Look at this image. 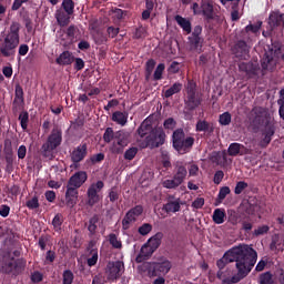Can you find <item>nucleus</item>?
Instances as JSON below:
<instances>
[{"label": "nucleus", "instance_id": "obj_15", "mask_svg": "<svg viewBox=\"0 0 284 284\" xmlns=\"http://www.w3.org/2000/svg\"><path fill=\"white\" fill-rule=\"evenodd\" d=\"M143 212L144 207L141 204L130 209L122 220V229L124 231L130 230L131 223H135L138 221V217H140L143 214Z\"/></svg>", "mask_w": 284, "mask_h": 284}, {"label": "nucleus", "instance_id": "obj_53", "mask_svg": "<svg viewBox=\"0 0 284 284\" xmlns=\"http://www.w3.org/2000/svg\"><path fill=\"white\" fill-rule=\"evenodd\" d=\"M277 104L280 106L278 109L280 118L284 121V89L280 90V98L277 100Z\"/></svg>", "mask_w": 284, "mask_h": 284}, {"label": "nucleus", "instance_id": "obj_48", "mask_svg": "<svg viewBox=\"0 0 284 284\" xmlns=\"http://www.w3.org/2000/svg\"><path fill=\"white\" fill-rule=\"evenodd\" d=\"M74 273L71 270H64L62 273V284H73Z\"/></svg>", "mask_w": 284, "mask_h": 284}, {"label": "nucleus", "instance_id": "obj_1", "mask_svg": "<svg viewBox=\"0 0 284 284\" xmlns=\"http://www.w3.org/2000/svg\"><path fill=\"white\" fill-rule=\"evenodd\" d=\"M257 258L258 253H256V250L247 244H240L227 250L224 255L217 260L216 266L222 271L227 264L235 262L237 274L224 278L222 284H236L243 281V278L250 275L254 265H256Z\"/></svg>", "mask_w": 284, "mask_h": 284}, {"label": "nucleus", "instance_id": "obj_51", "mask_svg": "<svg viewBox=\"0 0 284 284\" xmlns=\"http://www.w3.org/2000/svg\"><path fill=\"white\" fill-rule=\"evenodd\" d=\"M156 67V61L154 59H150L145 63V73H146V80L152 75L154 69Z\"/></svg>", "mask_w": 284, "mask_h": 284}, {"label": "nucleus", "instance_id": "obj_42", "mask_svg": "<svg viewBox=\"0 0 284 284\" xmlns=\"http://www.w3.org/2000/svg\"><path fill=\"white\" fill-rule=\"evenodd\" d=\"M64 223V217L62 213H57L52 219V226L54 232H60Z\"/></svg>", "mask_w": 284, "mask_h": 284}, {"label": "nucleus", "instance_id": "obj_22", "mask_svg": "<svg viewBox=\"0 0 284 284\" xmlns=\"http://www.w3.org/2000/svg\"><path fill=\"white\" fill-rule=\"evenodd\" d=\"M201 13L206 22H212L215 20L214 6L210 1H202Z\"/></svg>", "mask_w": 284, "mask_h": 284}, {"label": "nucleus", "instance_id": "obj_30", "mask_svg": "<svg viewBox=\"0 0 284 284\" xmlns=\"http://www.w3.org/2000/svg\"><path fill=\"white\" fill-rule=\"evenodd\" d=\"M154 129L155 128H153L150 121L144 120L138 128L136 132L141 139H144L146 135H150L154 131Z\"/></svg>", "mask_w": 284, "mask_h": 284}, {"label": "nucleus", "instance_id": "obj_37", "mask_svg": "<svg viewBox=\"0 0 284 284\" xmlns=\"http://www.w3.org/2000/svg\"><path fill=\"white\" fill-rule=\"evenodd\" d=\"M245 149V145L242 143L233 142L229 145L227 154L232 158L239 156L241 154V150Z\"/></svg>", "mask_w": 284, "mask_h": 284}, {"label": "nucleus", "instance_id": "obj_11", "mask_svg": "<svg viewBox=\"0 0 284 284\" xmlns=\"http://www.w3.org/2000/svg\"><path fill=\"white\" fill-rule=\"evenodd\" d=\"M129 145V135L124 131H116L115 139L113 140L110 152L119 155L123 154L124 149Z\"/></svg>", "mask_w": 284, "mask_h": 284}, {"label": "nucleus", "instance_id": "obj_7", "mask_svg": "<svg viewBox=\"0 0 284 284\" xmlns=\"http://www.w3.org/2000/svg\"><path fill=\"white\" fill-rule=\"evenodd\" d=\"M27 266V260L23 257L14 258L11 257L9 260H4L1 263V272L3 274L12 275V276H19L22 274Z\"/></svg>", "mask_w": 284, "mask_h": 284}, {"label": "nucleus", "instance_id": "obj_3", "mask_svg": "<svg viewBox=\"0 0 284 284\" xmlns=\"http://www.w3.org/2000/svg\"><path fill=\"white\" fill-rule=\"evenodd\" d=\"M21 23L12 21L7 33L0 40V57L10 59L17 55L20 45Z\"/></svg>", "mask_w": 284, "mask_h": 284}, {"label": "nucleus", "instance_id": "obj_6", "mask_svg": "<svg viewBox=\"0 0 284 284\" xmlns=\"http://www.w3.org/2000/svg\"><path fill=\"white\" fill-rule=\"evenodd\" d=\"M172 144H173V149L179 154H187L192 151L195 144V138L187 136L184 129L180 128L173 131Z\"/></svg>", "mask_w": 284, "mask_h": 284}, {"label": "nucleus", "instance_id": "obj_9", "mask_svg": "<svg viewBox=\"0 0 284 284\" xmlns=\"http://www.w3.org/2000/svg\"><path fill=\"white\" fill-rule=\"evenodd\" d=\"M125 273V264L123 261H109L105 267L106 280L115 282Z\"/></svg>", "mask_w": 284, "mask_h": 284}, {"label": "nucleus", "instance_id": "obj_8", "mask_svg": "<svg viewBox=\"0 0 284 284\" xmlns=\"http://www.w3.org/2000/svg\"><path fill=\"white\" fill-rule=\"evenodd\" d=\"M166 133L163 128L155 126L150 134L145 136L146 148L158 149L165 144Z\"/></svg>", "mask_w": 284, "mask_h": 284}, {"label": "nucleus", "instance_id": "obj_44", "mask_svg": "<svg viewBox=\"0 0 284 284\" xmlns=\"http://www.w3.org/2000/svg\"><path fill=\"white\" fill-rule=\"evenodd\" d=\"M116 139V132L111 126H108L103 133V141L106 144H110L112 141Z\"/></svg>", "mask_w": 284, "mask_h": 284}, {"label": "nucleus", "instance_id": "obj_21", "mask_svg": "<svg viewBox=\"0 0 284 284\" xmlns=\"http://www.w3.org/2000/svg\"><path fill=\"white\" fill-rule=\"evenodd\" d=\"M88 181V173L85 171H78L70 176L68 183L70 186L80 189Z\"/></svg>", "mask_w": 284, "mask_h": 284}, {"label": "nucleus", "instance_id": "obj_20", "mask_svg": "<svg viewBox=\"0 0 284 284\" xmlns=\"http://www.w3.org/2000/svg\"><path fill=\"white\" fill-rule=\"evenodd\" d=\"M24 104V91L21 84H16L14 87V99L12 102V111L17 112L22 109Z\"/></svg>", "mask_w": 284, "mask_h": 284}, {"label": "nucleus", "instance_id": "obj_59", "mask_svg": "<svg viewBox=\"0 0 284 284\" xmlns=\"http://www.w3.org/2000/svg\"><path fill=\"white\" fill-rule=\"evenodd\" d=\"M26 206L29 210H37L40 207V202H39V197L38 196H33L32 199L28 200L26 202Z\"/></svg>", "mask_w": 284, "mask_h": 284}, {"label": "nucleus", "instance_id": "obj_24", "mask_svg": "<svg viewBox=\"0 0 284 284\" xmlns=\"http://www.w3.org/2000/svg\"><path fill=\"white\" fill-rule=\"evenodd\" d=\"M75 57L70 51H63L60 55L55 59V63L60 67H68L74 63Z\"/></svg>", "mask_w": 284, "mask_h": 284}, {"label": "nucleus", "instance_id": "obj_50", "mask_svg": "<svg viewBox=\"0 0 284 284\" xmlns=\"http://www.w3.org/2000/svg\"><path fill=\"white\" fill-rule=\"evenodd\" d=\"M164 71H165V64L159 63L153 74L154 81H161L163 79Z\"/></svg>", "mask_w": 284, "mask_h": 284}, {"label": "nucleus", "instance_id": "obj_10", "mask_svg": "<svg viewBox=\"0 0 284 284\" xmlns=\"http://www.w3.org/2000/svg\"><path fill=\"white\" fill-rule=\"evenodd\" d=\"M104 186L105 183L102 180H98L97 182L90 184L87 190L88 205L90 207H93L100 202L101 197L99 193L104 189Z\"/></svg>", "mask_w": 284, "mask_h": 284}, {"label": "nucleus", "instance_id": "obj_58", "mask_svg": "<svg viewBox=\"0 0 284 284\" xmlns=\"http://www.w3.org/2000/svg\"><path fill=\"white\" fill-rule=\"evenodd\" d=\"M94 42L97 45H104L109 42V38L106 34L100 32L94 37Z\"/></svg>", "mask_w": 284, "mask_h": 284}, {"label": "nucleus", "instance_id": "obj_17", "mask_svg": "<svg viewBox=\"0 0 284 284\" xmlns=\"http://www.w3.org/2000/svg\"><path fill=\"white\" fill-rule=\"evenodd\" d=\"M182 201L181 197H176L174 194H169L166 196V203L163 204L162 210L170 213H179L181 211Z\"/></svg>", "mask_w": 284, "mask_h": 284}, {"label": "nucleus", "instance_id": "obj_55", "mask_svg": "<svg viewBox=\"0 0 284 284\" xmlns=\"http://www.w3.org/2000/svg\"><path fill=\"white\" fill-rule=\"evenodd\" d=\"M197 93V83L193 80H190L186 85V95H195Z\"/></svg>", "mask_w": 284, "mask_h": 284}, {"label": "nucleus", "instance_id": "obj_54", "mask_svg": "<svg viewBox=\"0 0 284 284\" xmlns=\"http://www.w3.org/2000/svg\"><path fill=\"white\" fill-rule=\"evenodd\" d=\"M146 37H148V30L143 26L135 29V32L133 36L135 40L146 39Z\"/></svg>", "mask_w": 284, "mask_h": 284}, {"label": "nucleus", "instance_id": "obj_41", "mask_svg": "<svg viewBox=\"0 0 284 284\" xmlns=\"http://www.w3.org/2000/svg\"><path fill=\"white\" fill-rule=\"evenodd\" d=\"M212 219L213 222L217 225L225 223V211L222 209H215Z\"/></svg>", "mask_w": 284, "mask_h": 284}, {"label": "nucleus", "instance_id": "obj_35", "mask_svg": "<svg viewBox=\"0 0 284 284\" xmlns=\"http://www.w3.org/2000/svg\"><path fill=\"white\" fill-rule=\"evenodd\" d=\"M162 239H163V233L158 232L148 240L146 244H149L154 251H158V248L162 244Z\"/></svg>", "mask_w": 284, "mask_h": 284}, {"label": "nucleus", "instance_id": "obj_19", "mask_svg": "<svg viewBox=\"0 0 284 284\" xmlns=\"http://www.w3.org/2000/svg\"><path fill=\"white\" fill-rule=\"evenodd\" d=\"M268 26L271 31H274L276 29H284V13H281L280 11L271 12L268 16Z\"/></svg>", "mask_w": 284, "mask_h": 284}, {"label": "nucleus", "instance_id": "obj_56", "mask_svg": "<svg viewBox=\"0 0 284 284\" xmlns=\"http://www.w3.org/2000/svg\"><path fill=\"white\" fill-rule=\"evenodd\" d=\"M79 187L70 185L67 183L65 197H79Z\"/></svg>", "mask_w": 284, "mask_h": 284}, {"label": "nucleus", "instance_id": "obj_36", "mask_svg": "<svg viewBox=\"0 0 284 284\" xmlns=\"http://www.w3.org/2000/svg\"><path fill=\"white\" fill-rule=\"evenodd\" d=\"M108 241H109V244L112 246V248H114V250H122L123 248L122 240L118 236V234L110 233L108 235Z\"/></svg>", "mask_w": 284, "mask_h": 284}, {"label": "nucleus", "instance_id": "obj_40", "mask_svg": "<svg viewBox=\"0 0 284 284\" xmlns=\"http://www.w3.org/2000/svg\"><path fill=\"white\" fill-rule=\"evenodd\" d=\"M22 131H27L30 122V115L28 111H21L18 116Z\"/></svg>", "mask_w": 284, "mask_h": 284}, {"label": "nucleus", "instance_id": "obj_31", "mask_svg": "<svg viewBox=\"0 0 284 284\" xmlns=\"http://www.w3.org/2000/svg\"><path fill=\"white\" fill-rule=\"evenodd\" d=\"M241 231L245 234L252 233L254 229V220L251 216H244L240 220Z\"/></svg>", "mask_w": 284, "mask_h": 284}, {"label": "nucleus", "instance_id": "obj_64", "mask_svg": "<svg viewBox=\"0 0 284 284\" xmlns=\"http://www.w3.org/2000/svg\"><path fill=\"white\" fill-rule=\"evenodd\" d=\"M178 122L174 118H168L163 122V126L165 130H174L176 128Z\"/></svg>", "mask_w": 284, "mask_h": 284}, {"label": "nucleus", "instance_id": "obj_28", "mask_svg": "<svg viewBox=\"0 0 284 284\" xmlns=\"http://www.w3.org/2000/svg\"><path fill=\"white\" fill-rule=\"evenodd\" d=\"M174 20L178 23V26L183 30V32H185L186 34L192 33V22L189 19L180 14H176L174 17Z\"/></svg>", "mask_w": 284, "mask_h": 284}, {"label": "nucleus", "instance_id": "obj_39", "mask_svg": "<svg viewBox=\"0 0 284 284\" xmlns=\"http://www.w3.org/2000/svg\"><path fill=\"white\" fill-rule=\"evenodd\" d=\"M187 176V169L184 165H176V172L173 175L175 180H178L181 184L185 181Z\"/></svg>", "mask_w": 284, "mask_h": 284}, {"label": "nucleus", "instance_id": "obj_38", "mask_svg": "<svg viewBox=\"0 0 284 284\" xmlns=\"http://www.w3.org/2000/svg\"><path fill=\"white\" fill-rule=\"evenodd\" d=\"M196 132H209L212 134L214 133V126H212L206 120H199L196 122Z\"/></svg>", "mask_w": 284, "mask_h": 284}, {"label": "nucleus", "instance_id": "obj_47", "mask_svg": "<svg viewBox=\"0 0 284 284\" xmlns=\"http://www.w3.org/2000/svg\"><path fill=\"white\" fill-rule=\"evenodd\" d=\"M162 185H163L164 189L173 190V189H176V187H179L180 185H182V183H180V182L173 176V179L164 180V181L162 182Z\"/></svg>", "mask_w": 284, "mask_h": 284}, {"label": "nucleus", "instance_id": "obj_14", "mask_svg": "<svg viewBox=\"0 0 284 284\" xmlns=\"http://www.w3.org/2000/svg\"><path fill=\"white\" fill-rule=\"evenodd\" d=\"M263 28V21H257L256 23H248L240 32V39L247 42H252L253 38H258L261 36V29Z\"/></svg>", "mask_w": 284, "mask_h": 284}, {"label": "nucleus", "instance_id": "obj_2", "mask_svg": "<svg viewBox=\"0 0 284 284\" xmlns=\"http://www.w3.org/2000/svg\"><path fill=\"white\" fill-rule=\"evenodd\" d=\"M253 119H251V126L254 133L262 132L263 139L260 146L265 149L272 143V138L276 133V125L272 115H270L264 108L255 106L252 110Z\"/></svg>", "mask_w": 284, "mask_h": 284}, {"label": "nucleus", "instance_id": "obj_60", "mask_svg": "<svg viewBox=\"0 0 284 284\" xmlns=\"http://www.w3.org/2000/svg\"><path fill=\"white\" fill-rule=\"evenodd\" d=\"M260 284H274L271 272H265L261 274Z\"/></svg>", "mask_w": 284, "mask_h": 284}, {"label": "nucleus", "instance_id": "obj_46", "mask_svg": "<svg viewBox=\"0 0 284 284\" xmlns=\"http://www.w3.org/2000/svg\"><path fill=\"white\" fill-rule=\"evenodd\" d=\"M219 123L222 126H229L232 123V114L229 111L220 114Z\"/></svg>", "mask_w": 284, "mask_h": 284}, {"label": "nucleus", "instance_id": "obj_25", "mask_svg": "<svg viewBox=\"0 0 284 284\" xmlns=\"http://www.w3.org/2000/svg\"><path fill=\"white\" fill-rule=\"evenodd\" d=\"M155 251L152 248V246L149 243H145L141 246L140 253L135 257L136 263H142L143 261L150 258Z\"/></svg>", "mask_w": 284, "mask_h": 284}, {"label": "nucleus", "instance_id": "obj_5", "mask_svg": "<svg viewBox=\"0 0 284 284\" xmlns=\"http://www.w3.org/2000/svg\"><path fill=\"white\" fill-rule=\"evenodd\" d=\"M143 268L150 278L166 276L173 268V263L168 257H161L159 261L144 262Z\"/></svg>", "mask_w": 284, "mask_h": 284}, {"label": "nucleus", "instance_id": "obj_12", "mask_svg": "<svg viewBox=\"0 0 284 284\" xmlns=\"http://www.w3.org/2000/svg\"><path fill=\"white\" fill-rule=\"evenodd\" d=\"M3 154L6 162L4 171L8 174H12L14 171L16 156L12 148V141L10 139H4L3 141Z\"/></svg>", "mask_w": 284, "mask_h": 284}, {"label": "nucleus", "instance_id": "obj_32", "mask_svg": "<svg viewBox=\"0 0 284 284\" xmlns=\"http://www.w3.org/2000/svg\"><path fill=\"white\" fill-rule=\"evenodd\" d=\"M55 20L60 27H62V28L68 27L70 24L71 14H69L64 11H57Z\"/></svg>", "mask_w": 284, "mask_h": 284}, {"label": "nucleus", "instance_id": "obj_16", "mask_svg": "<svg viewBox=\"0 0 284 284\" xmlns=\"http://www.w3.org/2000/svg\"><path fill=\"white\" fill-rule=\"evenodd\" d=\"M88 153L89 151H88L87 142H82L78 146H75L72 150V153H70V159L73 165L78 168V165L85 160V158L88 156Z\"/></svg>", "mask_w": 284, "mask_h": 284}, {"label": "nucleus", "instance_id": "obj_45", "mask_svg": "<svg viewBox=\"0 0 284 284\" xmlns=\"http://www.w3.org/2000/svg\"><path fill=\"white\" fill-rule=\"evenodd\" d=\"M61 7L68 16L74 14L75 3L73 0H63Z\"/></svg>", "mask_w": 284, "mask_h": 284}, {"label": "nucleus", "instance_id": "obj_52", "mask_svg": "<svg viewBox=\"0 0 284 284\" xmlns=\"http://www.w3.org/2000/svg\"><path fill=\"white\" fill-rule=\"evenodd\" d=\"M153 231V225L151 223H143L139 226L138 232L142 236L149 235Z\"/></svg>", "mask_w": 284, "mask_h": 284}, {"label": "nucleus", "instance_id": "obj_26", "mask_svg": "<svg viewBox=\"0 0 284 284\" xmlns=\"http://www.w3.org/2000/svg\"><path fill=\"white\" fill-rule=\"evenodd\" d=\"M240 72L246 73V75L252 77L256 75L258 72V65L254 62H241L239 64Z\"/></svg>", "mask_w": 284, "mask_h": 284}, {"label": "nucleus", "instance_id": "obj_13", "mask_svg": "<svg viewBox=\"0 0 284 284\" xmlns=\"http://www.w3.org/2000/svg\"><path fill=\"white\" fill-rule=\"evenodd\" d=\"M252 41H247L243 38L235 41L232 52L237 59L247 60L250 58V50H252V45L250 44Z\"/></svg>", "mask_w": 284, "mask_h": 284}, {"label": "nucleus", "instance_id": "obj_63", "mask_svg": "<svg viewBox=\"0 0 284 284\" xmlns=\"http://www.w3.org/2000/svg\"><path fill=\"white\" fill-rule=\"evenodd\" d=\"M30 280L33 284H39L43 281V274L40 271H33L30 275Z\"/></svg>", "mask_w": 284, "mask_h": 284}, {"label": "nucleus", "instance_id": "obj_29", "mask_svg": "<svg viewBox=\"0 0 284 284\" xmlns=\"http://www.w3.org/2000/svg\"><path fill=\"white\" fill-rule=\"evenodd\" d=\"M111 120L118 125L125 126L129 121V113L122 111H114L112 113Z\"/></svg>", "mask_w": 284, "mask_h": 284}, {"label": "nucleus", "instance_id": "obj_34", "mask_svg": "<svg viewBox=\"0 0 284 284\" xmlns=\"http://www.w3.org/2000/svg\"><path fill=\"white\" fill-rule=\"evenodd\" d=\"M182 90L183 84L181 82H175L168 90L164 91V98L170 99L173 95L181 93Z\"/></svg>", "mask_w": 284, "mask_h": 284}, {"label": "nucleus", "instance_id": "obj_4", "mask_svg": "<svg viewBox=\"0 0 284 284\" xmlns=\"http://www.w3.org/2000/svg\"><path fill=\"white\" fill-rule=\"evenodd\" d=\"M63 142V132L59 126H54L48 135L47 141L41 145V155L44 159L52 160L54 151L58 150Z\"/></svg>", "mask_w": 284, "mask_h": 284}, {"label": "nucleus", "instance_id": "obj_33", "mask_svg": "<svg viewBox=\"0 0 284 284\" xmlns=\"http://www.w3.org/2000/svg\"><path fill=\"white\" fill-rule=\"evenodd\" d=\"M99 222H100V215L99 214H93L89 219L88 232L91 236H94L97 234Z\"/></svg>", "mask_w": 284, "mask_h": 284}, {"label": "nucleus", "instance_id": "obj_18", "mask_svg": "<svg viewBox=\"0 0 284 284\" xmlns=\"http://www.w3.org/2000/svg\"><path fill=\"white\" fill-rule=\"evenodd\" d=\"M203 103V98L201 94L186 95L184 99L185 110L193 112L197 110Z\"/></svg>", "mask_w": 284, "mask_h": 284}, {"label": "nucleus", "instance_id": "obj_49", "mask_svg": "<svg viewBox=\"0 0 284 284\" xmlns=\"http://www.w3.org/2000/svg\"><path fill=\"white\" fill-rule=\"evenodd\" d=\"M138 153H139V149L136 146H132L124 152L123 158L125 161H133L138 155Z\"/></svg>", "mask_w": 284, "mask_h": 284}, {"label": "nucleus", "instance_id": "obj_23", "mask_svg": "<svg viewBox=\"0 0 284 284\" xmlns=\"http://www.w3.org/2000/svg\"><path fill=\"white\" fill-rule=\"evenodd\" d=\"M262 72H274L276 70V62L274 61V55L265 53L261 61Z\"/></svg>", "mask_w": 284, "mask_h": 284}, {"label": "nucleus", "instance_id": "obj_27", "mask_svg": "<svg viewBox=\"0 0 284 284\" xmlns=\"http://www.w3.org/2000/svg\"><path fill=\"white\" fill-rule=\"evenodd\" d=\"M189 44L191 51H195L197 53L203 52L204 38L203 37H189Z\"/></svg>", "mask_w": 284, "mask_h": 284}, {"label": "nucleus", "instance_id": "obj_61", "mask_svg": "<svg viewBox=\"0 0 284 284\" xmlns=\"http://www.w3.org/2000/svg\"><path fill=\"white\" fill-rule=\"evenodd\" d=\"M248 184L245 181H239L235 185L234 193L235 195H241L243 191L247 189Z\"/></svg>", "mask_w": 284, "mask_h": 284}, {"label": "nucleus", "instance_id": "obj_57", "mask_svg": "<svg viewBox=\"0 0 284 284\" xmlns=\"http://www.w3.org/2000/svg\"><path fill=\"white\" fill-rule=\"evenodd\" d=\"M267 233H270V225L264 224V225L257 226V229L254 230L253 235L258 237V236L265 235Z\"/></svg>", "mask_w": 284, "mask_h": 284}, {"label": "nucleus", "instance_id": "obj_43", "mask_svg": "<svg viewBox=\"0 0 284 284\" xmlns=\"http://www.w3.org/2000/svg\"><path fill=\"white\" fill-rule=\"evenodd\" d=\"M99 262V250L98 248H91L90 250V257L87 258V264L89 267H93Z\"/></svg>", "mask_w": 284, "mask_h": 284}, {"label": "nucleus", "instance_id": "obj_62", "mask_svg": "<svg viewBox=\"0 0 284 284\" xmlns=\"http://www.w3.org/2000/svg\"><path fill=\"white\" fill-rule=\"evenodd\" d=\"M27 154H28L27 145H24V144L19 145L17 149L18 160L19 161L24 160L27 158Z\"/></svg>", "mask_w": 284, "mask_h": 284}]
</instances>
